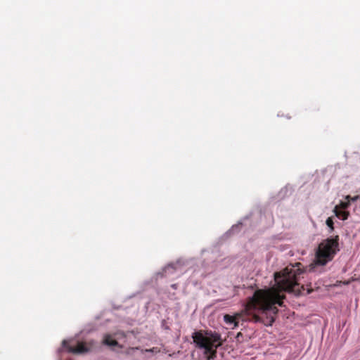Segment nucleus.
Here are the masks:
<instances>
[{"label": "nucleus", "mask_w": 360, "mask_h": 360, "mask_svg": "<svg viewBox=\"0 0 360 360\" xmlns=\"http://www.w3.org/2000/svg\"><path fill=\"white\" fill-rule=\"evenodd\" d=\"M312 292V290H307V293H309V292Z\"/></svg>", "instance_id": "nucleus-13"}, {"label": "nucleus", "mask_w": 360, "mask_h": 360, "mask_svg": "<svg viewBox=\"0 0 360 360\" xmlns=\"http://www.w3.org/2000/svg\"><path fill=\"white\" fill-rule=\"evenodd\" d=\"M303 272L301 263L289 264L283 270L274 274L275 289L257 290L254 292H301L298 281Z\"/></svg>", "instance_id": "nucleus-2"}, {"label": "nucleus", "mask_w": 360, "mask_h": 360, "mask_svg": "<svg viewBox=\"0 0 360 360\" xmlns=\"http://www.w3.org/2000/svg\"><path fill=\"white\" fill-rule=\"evenodd\" d=\"M125 338V334L124 332H117L113 335H105L104 336L103 343L105 345L109 346L112 348L117 347L119 348H122V345L120 342V340Z\"/></svg>", "instance_id": "nucleus-6"}, {"label": "nucleus", "mask_w": 360, "mask_h": 360, "mask_svg": "<svg viewBox=\"0 0 360 360\" xmlns=\"http://www.w3.org/2000/svg\"><path fill=\"white\" fill-rule=\"evenodd\" d=\"M295 295H297V296H299V295H300L301 294L297 293V294H295Z\"/></svg>", "instance_id": "nucleus-14"}, {"label": "nucleus", "mask_w": 360, "mask_h": 360, "mask_svg": "<svg viewBox=\"0 0 360 360\" xmlns=\"http://www.w3.org/2000/svg\"><path fill=\"white\" fill-rule=\"evenodd\" d=\"M62 346L68 352L73 354H82L88 351V348L83 342H77L76 345H70L68 340H63Z\"/></svg>", "instance_id": "nucleus-7"}, {"label": "nucleus", "mask_w": 360, "mask_h": 360, "mask_svg": "<svg viewBox=\"0 0 360 360\" xmlns=\"http://www.w3.org/2000/svg\"><path fill=\"white\" fill-rule=\"evenodd\" d=\"M172 288L174 290H176V284H172Z\"/></svg>", "instance_id": "nucleus-12"}, {"label": "nucleus", "mask_w": 360, "mask_h": 360, "mask_svg": "<svg viewBox=\"0 0 360 360\" xmlns=\"http://www.w3.org/2000/svg\"><path fill=\"white\" fill-rule=\"evenodd\" d=\"M184 271L183 265L180 262L170 263L162 268L160 271L155 273L153 276V280L155 282L162 278L173 280L181 276Z\"/></svg>", "instance_id": "nucleus-5"}, {"label": "nucleus", "mask_w": 360, "mask_h": 360, "mask_svg": "<svg viewBox=\"0 0 360 360\" xmlns=\"http://www.w3.org/2000/svg\"><path fill=\"white\" fill-rule=\"evenodd\" d=\"M346 199L348 200L346 201V202H341L340 203V207L343 209V210L347 209L349 206V205H350V202H349L350 196L347 195L346 197Z\"/></svg>", "instance_id": "nucleus-9"}, {"label": "nucleus", "mask_w": 360, "mask_h": 360, "mask_svg": "<svg viewBox=\"0 0 360 360\" xmlns=\"http://www.w3.org/2000/svg\"><path fill=\"white\" fill-rule=\"evenodd\" d=\"M326 225L330 229V231H333L334 226H333V221L331 217H328L326 219Z\"/></svg>", "instance_id": "nucleus-11"}, {"label": "nucleus", "mask_w": 360, "mask_h": 360, "mask_svg": "<svg viewBox=\"0 0 360 360\" xmlns=\"http://www.w3.org/2000/svg\"><path fill=\"white\" fill-rule=\"evenodd\" d=\"M335 214L338 217H342L343 220H345L349 217V212L344 210H338V207H335Z\"/></svg>", "instance_id": "nucleus-8"}, {"label": "nucleus", "mask_w": 360, "mask_h": 360, "mask_svg": "<svg viewBox=\"0 0 360 360\" xmlns=\"http://www.w3.org/2000/svg\"><path fill=\"white\" fill-rule=\"evenodd\" d=\"M284 294H252L249 297L245 309L252 315L256 323H262L270 326L275 321L278 312L277 306H283Z\"/></svg>", "instance_id": "nucleus-1"}, {"label": "nucleus", "mask_w": 360, "mask_h": 360, "mask_svg": "<svg viewBox=\"0 0 360 360\" xmlns=\"http://www.w3.org/2000/svg\"><path fill=\"white\" fill-rule=\"evenodd\" d=\"M192 339L195 347L204 350V354L207 356V360L216 355V350L220 345V335L212 331L198 330L192 333Z\"/></svg>", "instance_id": "nucleus-4"}, {"label": "nucleus", "mask_w": 360, "mask_h": 360, "mask_svg": "<svg viewBox=\"0 0 360 360\" xmlns=\"http://www.w3.org/2000/svg\"><path fill=\"white\" fill-rule=\"evenodd\" d=\"M339 236L323 240L318 246L314 262L309 264V271H315L318 266H323L332 261L339 252Z\"/></svg>", "instance_id": "nucleus-3"}, {"label": "nucleus", "mask_w": 360, "mask_h": 360, "mask_svg": "<svg viewBox=\"0 0 360 360\" xmlns=\"http://www.w3.org/2000/svg\"><path fill=\"white\" fill-rule=\"evenodd\" d=\"M224 320L226 323H229V324H232L234 323L233 316L228 315V314L224 315Z\"/></svg>", "instance_id": "nucleus-10"}]
</instances>
